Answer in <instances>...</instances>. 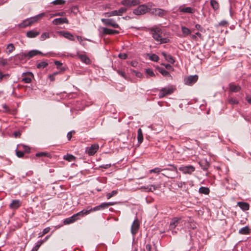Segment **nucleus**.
<instances>
[{
    "label": "nucleus",
    "instance_id": "nucleus-48",
    "mask_svg": "<svg viewBox=\"0 0 251 251\" xmlns=\"http://www.w3.org/2000/svg\"><path fill=\"white\" fill-rule=\"evenodd\" d=\"M49 38H50V34L48 32H44L41 36V40L44 41Z\"/></svg>",
    "mask_w": 251,
    "mask_h": 251
},
{
    "label": "nucleus",
    "instance_id": "nucleus-58",
    "mask_svg": "<svg viewBox=\"0 0 251 251\" xmlns=\"http://www.w3.org/2000/svg\"><path fill=\"white\" fill-rule=\"evenodd\" d=\"M118 57L122 59H126L127 57V55L126 53H120Z\"/></svg>",
    "mask_w": 251,
    "mask_h": 251
},
{
    "label": "nucleus",
    "instance_id": "nucleus-45",
    "mask_svg": "<svg viewBox=\"0 0 251 251\" xmlns=\"http://www.w3.org/2000/svg\"><path fill=\"white\" fill-rule=\"evenodd\" d=\"M118 191L117 190H113L111 193L106 194V198L107 199H110L111 197L117 195Z\"/></svg>",
    "mask_w": 251,
    "mask_h": 251
},
{
    "label": "nucleus",
    "instance_id": "nucleus-29",
    "mask_svg": "<svg viewBox=\"0 0 251 251\" xmlns=\"http://www.w3.org/2000/svg\"><path fill=\"white\" fill-rule=\"evenodd\" d=\"M160 187V185H151L147 187H144L143 188L147 189V191L148 192H153L154 190L159 189Z\"/></svg>",
    "mask_w": 251,
    "mask_h": 251
},
{
    "label": "nucleus",
    "instance_id": "nucleus-36",
    "mask_svg": "<svg viewBox=\"0 0 251 251\" xmlns=\"http://www.w3.org/2000/svg\"><path fill=\"white\" fill-rule=\"evenodd\" d=\"M199 192L201 194L207 195L209 193L210 190L207 187H201L200 188Z\"/></svg>",
    "mask_w": 251,
    "mask_h": 251
},
{
    "label": "nucleus",
    "instance_id": "nucleus-50",
    "mask_svg": "<svg viewBox=\"0 0 251 251\" xmlns=\"http://www.w3.org/2000/svg\"><path fill=\"white\" fill-rule=\"evenodd\" d=\"M146 73L150 76H154L155 74L153 70L151 69H147L146 70Z\"/></svg>",
    "mask_w": 251,
    "mask_h": 251
},
{
    "label": "nucleus",
    "instance_id": "nucleus-3",
    "mask_svg": "<svg viewBox=\"0 0 251 251\" xmlns=\"http://www.w3.org/2000/svg\"><path fill=\"white\" fill-rule=\"evenodd\" d=\"M151 5L150 3L148 4H142L138 6L133 10V13L136 15H141L146 14L149 11H150Z\"/></svg>",
    "mask_w": 251,
    "mask_h": 251
},
{
    "label": "nucleus",
    "instance_id": "nucleus-35",
    "mask_svg": "<svg viewBox=\"0 0 251 251\" xmlns=\"http://www.w3.org/2000/svg\"><path fill=\"white\" fill-rule=\"evenodd\" d=\"M158 69V71H159V72L163 76H170V74H169V73L165 69H163V68H157Z\"/></svg>",
    "mask_w": 251,
    "mask_h": 251
},
{
    "label": "nucleus",
    "instance_id": "nucleus-16",
    "mask_svg": "<svg viewBox=\"0 0 251 251\" xmlns=\"http://www.w3.org/2000/svg\"><path fill=\"white\" fill-rule=\"evenodd\" d=\"M22 204V201L19 200H13L9 204V207L12 209L18 208Z\"/></svg>",
    "mask_w": 251,
    "mask_h": 251
},
{
    "label": "nucleus",
    "instance_id": "nucleus-61",
    "mask_svg": "<svg viewBox=\"0 0 251 251\" xmlns=\"http://www.w3.org/2000/svg\"><path fill=\"white\" fill-rule=\"evenodd\" d=\"M228 24V22L226 21L223 20L219 23V25L221 26H225Z\"/></svg>",
    "mask_w": 251,
    "mask_h": 251
},
{
    "label": "nucleus",
    "instance_id": "nucleus-24",
    "mask_svg": "<svg viewBox=\"0 0 251 251\" xmlns=\"http://www.w3.org/2000/svg\"><path fill=\"white\" fill-rule=\"evenodd\" d=\"M91 212V210H89V207L86 209H83L81 211L75 214L76 216L78 218L79 216L83 217L89 214Z\"/></svg>",
    "mask_w": 251,
    "mask_h": 251
},
{
    "label": "nucleus",
    "instance_id": "nucleus-27",
    "mask_svg": "<svg viewBox=\"0 0 251 251\" xmlns=\"http://www.w3.org/2000/svg\"><path fill=\"white\" fill-rule=\"evenodd\" d=\"M166 171L167 172H165V173H162V175L168 178H175L176 177V175L177 174V172L176 173L170 171Z\"/></svg>",
    "mask_w": 251,
    "mask_h": 251
},
{
    "label": "nucleus",
    "instance_id": "nucleus-30",
    "mask_svg": "<svg viewBox=\"0 0 251 251\" xmlns=\"http://www.w3.org/2000/svg\"><path fill=\"white\" fill-rule=\"evenodd\" d=\"M210 5L215 11L217 10L219 8V4L218 1L215 0H210Z\"/></svg>",
    "mask_w": 251,
    "mask_h": 251
},
{
    "label": "nucleus",
    "instance_id": "nucleus-56",
    "mask_svg": "<svg viewBox=\"0 0 251 251\" xmlns=\"http://www.w3.org/2000/svg\"><path fill=\"white\" fill-rule=\"evenodd\" d=\"M50 227H47L44 228L43 230L42 234L40 236H42L43 235L48 233L50 231Z\"/></svg>",
    "mask_w": 251,
    "mask_h": 251
},
{
    "label": "nucleus",
    "instance_id": "nucleus-59",
    "mask_svg": "<svg viewBox=\"0 0 251 251\" xmlns=\"http://www.w3.org/2000/svg\"><path fill=\"white\" fill-rule=\"evenodd\" d=\"M16 155L19 157H22L24 155V152L23 151H16Z\"/></svg>",
    "mask_w": 251,
    "mask_h": 251
},
{
    "label": "nucleus",
    "instance_id": "nucleus-62",
    "mask_svg": "<svg viewBox=\"0 0 251 251\" xmlns=\"http://www.w3.org/2000/svg\"><path fill=\"white\" fill-rule=\"evenodd\" d=\"M111 164H107L105 165H103L100 166V167L104 168V169H108L109 167H110Z\"/></svg>",
    "mask_w": 251,
    "mask_h": 251
},
{
    "label": "nucleus",
    "instance_id": "nucleus-8",
    "mask_svg": "<svg viewBox=\"0 0 251 251\" xmlns=\"http://www.w3.org/2000/svg\"><path fill=\"white\" fill-rule=\"evenodd\" d=\"M174 91L173 87L163 88L159 92V97L160 98H163L166 95L172 94Z\"/></svg>",
    "mask_w": 251,
    "mask_h": 251
},
{
    "label": "nucleus",
    "instance_id": "nucleus-12",
    "mask_svg": "<svg viewBox=\"0 0 251 251\" xmlns=\"http://www.w3.org/2000/svg\"><path fill=\"white\" fill-rule=\"evenodd\" d=\"M140 224L137 219H135L132 224L131 227V232L132 236L134 237L135 234L138 232Z\"/></svg>",
    "mask_w": 251,
    "mask_h": 251
},
{
    "label": "nucleus",
    "instance_id": "nucleus-49",
    "mask_svg": "<svg viewBox=\"0 0 251 251\" xmlns=\"http://www.w3.org/2000/svg\"><path fill=\"white\" fill-rule=\"evenodd\" d=\"M7 49L8 50V52L11 53L15 50V47L13 44H9L7 45Z\"/></svg>",
    "mask_w": 251,
    "mask_h": 251
},
{
    "label": "nucleus",
    "instance_id": "nucleus-55",
    "mask_svg": "<svg viewBox=\"0 0 251 251\" xmlns=\"http://www.w3.org/2000/svg\"><path fill=\"white\" fill-rule=\"evenodd\" d=\"M65 14L64 12H57L51 15V17H55V16H62Z\"/></svg>",
    "mask_w": 251,
    "mask_h": 251
},
{
    "label": "nucleus",
    "instance_id": "nucleus-6",
    "mask_svg": "<svg viewBox=\"0 0 251 251\" xmlns=\"http://www.w3.org/2000/svg\"><path fill=\"white\" fill-rule=\"evenodd\" d=\"M169 165L171 167V168L161 169V168H155L151 170L150 171V173H154L158 174L163 171H172L174 173H177V168H176V166H175L173 165H171V164H169Z\"/></svg>",
    "mask_w": 251,
    "mask_h": 251
},
{
    "label": "nucleus",
    "instance_id": "nucleus-33",
    "mask_svg": "<svg viewBox=\"0 0 251 251\" xmlns=\"http://www.w3.org/2000/svg\"><path fill=\"white\" fill-rule=\"evenodd\" d=\"M29 21V18L24 20L22 23L19 25V27L21 28H24L30 25L31 24Z\"/></svg>",
    "mask_w": 251,
    "mask_h": 251
},
{
    "label": "nucleus",
    "instance_id": "nucleus-40",
    "mask_svg": "<svg viewBox=\"0 0 251 251\" xmlns=\"http://www.w3.org/2000/svg\"><path fill=\"white\" fill-rule=\"evenodd\" d=\"M239 232L242 234H247L249 233V228L248 226H246L241 228L239 230Z\"/></svg>",
    "mask_w": 251,
    "mask_h": 251
},
{
    "label": "nucleus",
    "instance_id": "nucleus-13",
    "mask_svg": "<svg viewBox=\"0 0 251 251\" xmlns=\"http://www.w3.org/2000/svg\"><path fill=\"white\" fill-rule=\"evenodd\" d=\"M33 78V75L30 72L23 74L22 81L25 83H29Z\"/></svg>",
    "mask_w": 251,
    "mask_h": 251
},
{
    "label": "nucleus",
    "instance_id": "nucleus-52",
    "mask_svg": "<svg viewBox=\"0 0 251 251\" xmlns=\"http://www.w3.org/2000/svg\"><path fill=\"white\" fill-rule=\"evenodd\" d=\"M58 72H55L54 73H53L51 75H50L49 76V78H50V80L52 81L53 80H54L55 79V76L58 74Z\"/></svg>",
    "mask_w": 251,
    "mask_h": 251
},
{
    "label": "nucleus",
    "instance_id": "nucleus-31",
    "mask_svg": "<svg viewBox=\"0 0 251 251\" xmlns=\"http://www.w3.org/2000/svg\"><path fill=\"white\" fill-rule=\"evenodd\" d=\"M76 157L72 154H67L64 155L63 159L69 162H72L75 160Z\"/></svg>",
    "mask_w": 251,
    "mask_h": 251
},
{
    "label": "nucleus",
    "instance_id": "nucleus-57",
    "mask_svg": "<svg viewBox=\"0 0 251 251\" xmlns=\"http://www.w3.org/2000/svg\"><path fill=\"white\" fill-rule=\"evenodd\" d=\"M162 65H163L166 68V69L169 70H173L172 66L170 64L162 63Z\"/></svg>",
    "mask_w": 251,
    "mask_h": 251
},
{
    "label": "nucleus",
    "instance_id": "nucleus-60",
    "mask_svg": "<svg viewBox=\"0 0 251 251\" xmlns=\"http://www.w3.org/2000/svg\"><path fill=\"white\" fill-rule=\"evenodd\" d=\"M133 72L134 73L135 75L138 77L141 78L143 76V75L142 74V73H141L139 72H137L136 71L133 70Z\"/></svg>",
    "mask_w": 251,
    "mask_h": 251
},
{
    "label": "nucleus",
    "instance_id": "nucleus-43",
    "mask_svg": "<svg viewBox=\"0 0 251 251\" xmlns=\"http://www.w3.org/2000/svg\"><path fill=\"white\" fill-rule=\"evenodd\" d=\"M36 156L37 157H42V156H46L48 157H50V154L47 152H40L37 153L36 154Z\"/></svg>",
    "mask_w": 251,
    "mask_h": 251
},
{
    "label": "nucleus",
    "instance_id": "nucleus-51",
    "mask_svg": "<svg viewBox=\"0 0 251 251\" xmlns=\"http://www.w3.org/2000/svg\"><path fill=\"white\" fill-rule=\"evenodd\" d=\"M117 73L119 75H120L121 76H122L123 77H124L125 79L126 78V75L125 72L121 71V70H117Z\"/></svg>",
    "mask_w": 251,
    "mask_h": 251
},
{
    "label": "nucleus",
    "instance_id": "nucleus-1",
    "mask_svg": "<svg viewBox=\"0 0 251 251\" xmlns=\"http://www.w3.org/2000/svg\"><path fill=\"white\" fill-rule=\"evenodd\" d=\"M186 222L181 217H174L171 221L169 225V230L172 231L173 234H176L177 231L175 230V228L178 226L183 227V225L186 223Z\"/></svg>",
    "mask_w": 251,
    "mask_h": 251
},
{
    "label": "nucleus",
    "instance_id": "nucleus-54",
    "mask_svg": "<svg viewBox=\"0 0 251 251\" xmlns=\"http://www.w3.org/2000/svg\"><path fill=\"white\" fill-rule=\"evenodd\" d=\"M228 101L231 104H235L238 103V101L232 98H229L228 99Z\"/></svg>",
    "mask_w": 251,
    "mask_h": 251
},
{
    "label": "nucleus",
    "instance_id": "nucleus-21",
    "mask_svg": "<svg viewBox=\"0 0 251 251\" xmlns=\"http://www.w3.org/2000/svg\"><path fill=\"white\" fill-rule=\"evenodd\" d=\"M59 33L62 35L65 38L74 41V36L69 32L68 31H60Z\"/></svg>",
    "mask_w": 251,
    "mask_h": 251
},
{
    "label": "nucleus",
    "instance_id": "nucleus-23",
    "mask_svg": "<svg viewBox=\"0 0 251 251\" xmlns=\"http://www.w3.org/2000/svg\"><path fill=\"white\" fill-rule=\"evenodd\" d=\"M199 164L201 169L203 170H206L209 166L208 162L205 159L201 160L200 161Z\"/></svg>",
    "mask_w": 251,
    "mask_h": 251
},
{
    "label": "nucleus",
    "instance_id": "nucleus-39",
    "mask_svg": "<svg viewBox=\"0 0 251 251\" xmlns=\"http://www.w3.org/2000/svg\"><path fill=\"white\" fill-rule=\"evenodd\" d=\"M105 15L107 17H110L114 16H118V12L117 10H115L111 12L105 13Z\"/></svg>",
    "mask_w": 251,
    "mask_h": 251
},
{
    "label": "nucleus",
    "instance_id": "nucleus-41",
    "mask_svg": "<svg viewBox=\"0 0 251 251\" xmlns=\"http://www.w3.org/2000/svg\"><path fill=\"white\" fill-rule=\"evenodd\" d=\"M180 11L184 13H193L194 12L193 9L190 7H186L182 8Z\"/></svg>",
    "mask_w": 251,
    "mask_h": 251
},
{
    "label": "nucleus",
    "instance_id": "nucleus-17",
    "mask_svg": "<svg viewBox=\"0 0 251 251\" xmlns=\"http://www.w3.org/2000/svg\"><path fill=\"white\" fill-rule=\"evenodd\" d=\"M198 76L197 75H190L185 79V84L187 85H192L197 81Z\"/></svg>",
    "mask_w": 251,
    "mask_h": 251
},
{
    "label": "nucleus",
    "instance_id": "nucleus-37",
    "mask_svg": "<svg viewBox=\"0 0 251 251\" xmlns=\"http://www.w3.org/2000/svg\"><path fill=\"white\" fill-rule=\"evenodd\" d=\"M149 59L153 61L157 62L159 60V57L155 54H148Z\"/></svg>",
    "mask_w": 251,
    "mask_h": 251
},
{
    "label": "nucleus",
    "instance_id": "nucleus-42",
    "mask_svg": "<svg viewBox=\"0 0 251 251\" xmlns=\"http://www.w3.org/2000/svg\"><path fill=\"white\" fill-rule=\"evenodd\" d=\"M44 243V241H39L37 242L35 246L33 248L31 251H37L41 245Z\"/></svg>",
    "mask_w": 251,
    "mask_h": 251
},
{
    "label": "nucleus",
    "instance_id": "nucleus-63",
    "mask_svg": "<svg viewBox=\"0 0 251 251\" xmlns=\"http://www.w3.org/2000/svg\"><path fill=\"white\" fill-rule=\"evenodd\" d=\"M14 135L16 138L19 137L21 135V132L20 131H15L14 133Z\"/></svg>",
    "mask_w": 251,
    "mask_h": 251
},
{
    "label": "nucleus",
    "instance_id": "nucleus-15",
    "mask_svg": "<svg viewBox=\"0 0 251 251\" xmlns=\"http://www.w3.org/2000/svg\"><path fill=\"white\" fill-rule=\"evenodd\" d=\"M101 29L102 30V33L103 34L114 35L119 33V31L118 30L109 29L106 27H101Z\"/></svg>",
    "mask_w": 251,
    "mask_h": 251
},
{
    "label": "nucleus",
    "instance_id": "nucleus-20",
    "mask_svg": "<svg viewBox=\"0 0 251 251\" xmlns=\"http://www.w3.org/2000/svg\"><path fill=\"white\" fill-rule=\"evenodd\" d=\"M45 15L44 13H42L35 16L29 18L31 25L41 19Z\"/></svg>",
    "mask_w": 251,
    "mask_h": 251
},
{
    "label": "nucleus",
    "instance_id": "nucleus-46",
    "mask_svg": "<svg viewBox=\"0 0 251 251\" xmlns=\"http://www.w3.org/2000/svg\"><path fill=\"white\" fill-rule=\"evenodd\" d=\"M65 2L66 1L65 0H55L53 1L51 3L54 5H62L64 4Z\"/></svg>",
    "mask_w": 251,
    "mask_h": 251
},
{
    "label": "nucleus",
    "instance_id": "nucleus-18",
    "mask_svg": "<svg viewBox=\"0 0 251 251\" xmlns=\"http://www.w3.org/2000/svg\"><path fill=\"white\" fill-rule=\"evenodd\" d=\"M78 219H79V218L77 217L76 216L75 214H74L71 217L65 219L64 220L63 223H64V225H69V224L74 223L75 221H76Z\"/></svg>",
    "mask_w": 251,
    "mask_h": 251
},
{
    "label": "nucleus",
    "instance_id": "nucleus-5",
    "mask_svg": "<svg viewBox=\"0 0 251 251\" xmlns=\"http://www.w3.org/2000/svg\"><path fill=\"white\" fill-rule=\"evenodd\" d=\"M101 21L105 25L110 26L115 28H120L119 25L114 19H101Z\"/></svg>",
    "mask_w": 251,
    "mask_h": 251
},
{
    "label": "nucleus",
    "instance_id": "nucleus-53",
    "mask_svg": "<svg viewBox=\"0 0 251 251\" xmlns=\"http://www.w3.org/2000/svg\"><path fill=\"white\" fill-rule=\"evenodd\" d=\"M104 208H107L109 206L113 205L115 203L113 202H103L102 203Z\"/></svg>",
    "mask_w": 251,
    "mask_h": 251
},
{
    "label": "nucleus",
    "instance_id": "nucleus-44",
    "mask_svg": "<svg viewBox=\"0 0 251 251\" xmlns=\"http://www.w3.org/2000/svg\"><path fill=\"white\" fill-rule=\"evenodd\" d=\"M48 64L46 62H41L37 65V67L38 69H44L48 66Z\"/></svg>",
    "mask_w": 251,
    "mask_h": 251
},
{
    "label": "nucleus",
    "instance_id": "nucleus-47",
    "mask_svg": "<svg viewBox=\"0 0 251 251\" xmlns=\"http://www.w3.org/2000/svg\"><path fill=\"white\" fill-rule=\"evenodd\" d=\"M118 12V16H122L124 13L127 11V8L125 7H121L119 9L117 10Z\"/></svg>",
    "mask_w": 251,
    "mask_h": 251
},
{
    "label": "nucleus",
    "instance_id": "nucleus-64",
    "mask_svg": "<svg viewBox=\"0 0 251 251\" xmlns=\"http://www.w3.org/2000/svg\"><path fill=\"white\" fill-rule=\"evenodd\" d=\"M146 249L148 251H151V245H150V244L146 245Z\"/></svg>",
    "mask_w": 251,
    "mask_h": 251
},
{
    "label": "nucleus",
    "instance_id": "nucleus-7",
    "mask_svg": "<svg viewBox=\"0 0 251 251\" xmlns=\"http://www.w3.org/2000/svg\"><path fill=\"white\" fill-rule=\"evenodd\" d=\"M141 3L140 0H122L121 4L126 7H132L139 5Z\"/></svg>",
    "mask_w": 251,
    "mask_h": 251
},
{
    "label": "nucleus",
    "instance_id": "nucleus-19",
    "mask_svg": "<svg viewBox=\"0 0 251 251\" xmlns=\"http://www.w3.org/2000/svg\"><path fill=\"white\" fill-rule=\"evenodd\" d=\"M77 55H78V58L80 59L81 61L82 62L85 63L86 64H90L91 63L90 59L85 54L77 53Z\"/></svg>",
    "mask_w": 251,
    "mask_h": 251
},
{
    "label": "nucleus",
    "instance_id": "nucleus-10",
    "mask_svg": "<svg viewBox=\"0 0 251 251\" xmlns=\"http://www.w3.org/2000/svg\"><path fill=\"white\" fill-rule=\"evenodd\" d=\"M99 146L97 144H93L90 147L86 149L85 151L89 155H93L97 151Z\"/></svg>",
    "mask_w": 251,
    "mask_h": 251
},
{
    "label": "nucleus",
    "instance_id": "nucleus-25",
    "mask_svg": "<svg viewBox=\"0 0 251 251\" xmlns=\"http://www.w3.org/2000/svg\"><path fill=\"white\" fill-rule=\"evenodd\" d=\"M40 32L34 30H31L26 32V36L28 38H34L39 35Z\"/></svg>",
    "mask_w": 251,
    "mask_h": 251
},
{
    "label": "nucleus",
    "instance_id": "nucleus-9",
    "mask_svg": "<svg viewBox=\"0 0 251 251\" xmlns=\"http://www.w3.org/2000/svg\"><path fill=\"white\" fill-rule=\"evenodd\" d=\"M151 13L152 15L162 17L167 14V11L160 8H151Z\"/></svg>",
    "mask_w": 251,
    "mask_h": 251
},
{
    "label": "nucleus",
    "instance_id": "nucleus-28",
    "mask_svg": "<svg viewBox=\"0 0 251 251\" xmlns=\"http://www.w3.org/2000/svg\"><path fill=\"white\" fill-rule=\"evenodd\" d=\"M181 29L184 37L190 35L191 33V30L184 26H181Z\"/></svg>",
    "mask_w": 251,
    "mask_h": 251
},
{
    "label": "nucleus",
    "instance_id": "nucleus-2",
    "mask_svg": "<svg viewBox=\"0 0 251 251\" xmlns=\"http://www.w3.org/2000/svg\"><path fill=\"white\" fill-rule=\"evenodd\" d=\"M151 31L153 39L160 44L166 43L169 41L168 38L163 37L162 30L160 28L158 27L153 28Z\"/></svg>",
    "mask_w": 251,
    "mask_h": 251
},
{
    "label": "nucleus",
    "instance_id": "nucleus-14",
    "mask_svg": "<svg viewBox=\"0 0 251 251\" xmlns=\"http://www.w3.org/2000/svg\"><path fill=\"white\" fill-rule=\"evenodd\" d=\"M52 23L54 25H60L63 24H69V21L66 18H58L54 19Z\"/></svg>",
    "mask_w": 251,
    "mask_h": 251
},
{
    "label": "nucleus",
    "instance_id": "nucleus-26",
    "mask_svg": "<svg viewBox=\"0 0 251 251\" xmlns=\"http://www.w3.org/2000/svg\"><path fill=\"white\" fill-rule=\"evenodd\" d=\"M237 205H238L241 209L246 211L249 209L250 205L247 202H238Z\"/></svg>",
    "mask_w": 251,
    "mask_h": 251
},
{
    "label": "nucleus",
    "instance_id": "nucleus-11",
    "mask_svg": "<svg viewBox=\"0 0 251 251\" xmlns=\"http://www.w3.org/2000/svg\"><path fill=\"white\" fill-rule=\"evenodd\" d=\"M179 170L184 174H191L195 171V167L192 165L182 166L179 168Z\"/></svg>",
    "mask_w": 251,
    "mask_h": 251
},
{
    "label": "nucleus",
    "instance_id": "nucleus-34",
    "mask_svg": "<svg viewBox=\"0 0 251 251\" xmlns=\"http://www.w3.org/2000/svg\"><path fill=\"white\" fill-rule=\"evenodd\" d=\"M137 139L138 143L141 144L143 140V135L142 133V130L141 128H139L137 131Z\"/></svg>",
    "mask_w": 251,
    "mask_h": 251
},
{
    "label": "nucleus",
    "instance_id": "nucleus-32",
    "mask_svg": "<svg viewBox=\"0 0 251 251\" xmlns=\"http://www.w3.org/2000/svg\"><path fill=\"white\" fill-rule=\"evenodd\" d=\"M229 89L231 92H237L239 91L240 87L239 85H236L234 84H230Z\"/></svg>",
    "mask_w": 251,
    "mask_h": 251
},
{
    "label": "nucleus",
    "instance_id": "nucleus-4",
    "mask_svg": "<svg viewBox=\"0 0 251 251\" xmlns=\"http://www.w3.org/2000/svg\"><path fill=\"white\" fill-rule=\"evenodd\" d=\"M37 54H41L43 56H49V57H50V56L53 57V56H55L56 55V54L55 53H53L52 52H48L47 53H43L38 50H31L29 51L27 53H26V54L25 55V56L27 57L28 58H30Z\"/></svg>",
    "mask_w": 251,
    "mask_h": 251
},
{
    "label": "nucleus",
    "instance_id": "nucleus-22",
    "mask_svg": "<svg viewBox=\"0 0 251 251\" xmlns=\"http://www.w3.org/2000/svg\"><path fill=\"white\" fill-rule=\"evenodd\" d=\"M162 54L164 57L165 60L171 64H174L175 63V59L171 55L167 54L165 52H162Z\"/></svg>",
    "mask_w": 251,
    "mask_h": 251
},
{
    "label": "nucleus",
    "instance_id": "nucleus-38",
    "mask_svg": "<svg viewBox=\"0 0 251 251\" xmlns=\"http://www.w3.org/2000/svg\"><path fill=\"white\" fill-rule=\"evenodd\" d=\"M89 210H91V212H92V211H96L100 210L101 209H103L104 208L103 204L102 203L100 205L95 206L94 208L89 207Z\"/></svg>",
    "mask_w": 251,
    "mask_h": 251
}]
</instances>
